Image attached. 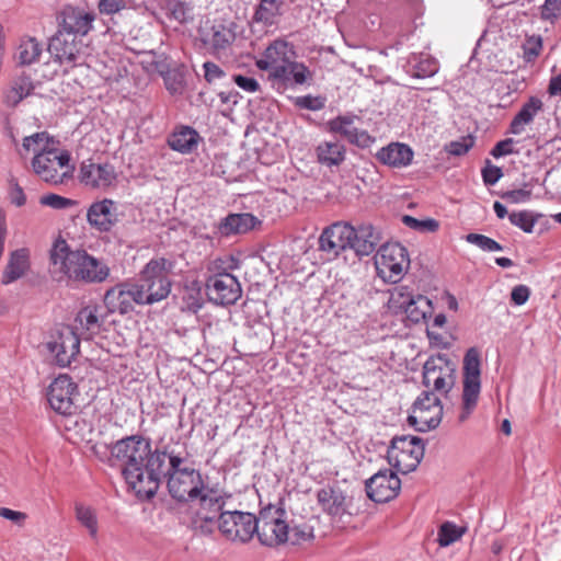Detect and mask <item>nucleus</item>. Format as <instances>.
I'll return each instance as SVG.
<instances>
[{
	"mask_svg": "<svg viewBox=\"0 0 561 561\" xmlns=\"http://www.w3.org/2000/svg\"><path fill=\"white\" fill-rule=\"evenodd\" d=\"M167 458V451L151 449L149 439L131 435L111 447L110 461L122 467L125 481L138 497L150 499L160 486Z\"/></svg>",
	"mask_w": 561,
	"mask_h": 561,
	"instance_id": "1",
	"label": "nucleus"
},
{
	"mask_svg": "<svg viewBox=\"0 0 561 561\" xmlns=\"http://www.w3.org/2000/svg\"><path fill=\"white\" fill-rule=\"evenodd\" d=\"M49 271L58 282L101 284L110 276V267L85 250H71L64 239H57L49 252Z\"/></svg>",
	"mask_w": 561,
	"mask_h": 561,
	"instance_id": "2",
	"label": "nucleus"
},
{
	"mask_svg": "<svg viewBox=\"0 0 561 561\" xmlns=\"http://www.w3.org/2000/svg\"><path fill=\"white\" fill-rule=\"evenodd\" d=\"M295 57L294 46L284 38H276L255 60V66L267 71L268 80L284 89L302 85L312 79V72L304 62L295 61Z\"/></svg>",
	"mask_w": 561,
	"mask_h": 561,
	"instance_id": "3",
	"label": "nucleus"
},
{
	"mask_svg": "<svg viewBox=\"0 0 561 561\" xmlns=\"http://www.w3.org/2000/svg\"><path fill=\"white\" fill-rule=\"evenodd\" d=\"M58 141L46 131L35 133L26 136L22 142V149L25 152H33L32 167L34 172L45 182L51 184H61L73 172V165L70 164V154L64 149H59Z\"/></svg>",
	"mask_w": 561,
	"mask_h": 561,
	"instance_id": "4",
	"label": "nucleus"
},
{
	"mask_svg": "<svg viewBox=\"0 0 561 561\" xmlns=\"http://www.w3.org/2000/svg\"><path fill=\"white\" fill-rule=\"evenodd\" d=\"M163 477H168L170 495L180 502L196 501L205 488L199 471L187 466L179 455L168 454Z\"/></svg>",
	"mask_w": 561,
	"mask_h": 561,
	"instance_id": "5",
	"label": "nucleus"
},
{
	"mask_svg": "<svg viewBox=\"0 0 561 561\" xmlns=\"http://www.w3.org/2000/svg\"><path fill=\"white\" fill-rule=\"evenodd\" d=\"M173 267L174 262L165 257H153L145 265L140 273V283L135 284L141 290L144 305L159 302L169 296V274Z\"/></svg>",
	"mask_w": 561,
	"mask_h": 561,
	"instance_id": "6",
	"label": "nucleus"
},
{
	"mask_svg": "<svg viewBox=\"0 0 561 561\" xmlns=\"http://www.w3.org/2000/svg\"><path fill=\"white\" fill-rule=\"evenodd\" d=\"M374 264L379 278L397 284L410 267L408 250L398 242H387L377 250Z\"/></svg>",
	"mask_w": 561,
	"mask_h": 561,
	"instance_id": "7",
	"label": "nucleus"
},
{
	"mask_svg": "<svg viewBox=\"0 0 561 561\" xmlns=\"http://www.w3.org/2000/svg\"><path fill=\"white\" fill-rule=\"evenodd\" d=\"M462 404L459 413V422L468 420L474 411L481 391V360L480 353L476 347L467 351L462 365Z\"/></svg>",
	"mask_w": 561,
	"mask_h": 561,
	"instance_id": "8",
	"label": "nucleus"
},
{
	"mask_svg": "<svg viewBox=\"0 0 561 561\" xmlns=\"http://www.w3.org/2000/svg\"><path fill=\"white\" fill-rule=\"evenodd\" d=\"M255 533L261 543L276 547L288 541L289 525L287 513L279 507L268 506L260 511Z\"/></svg>",
	"mask_w": 561,
	"mask_h": 561,
	"instance_id": "9",
	"label": "nucleus"
},
{
	"mask_svg": "<svg viewBox=\"0 0 561 561\" xmlns=\"http://www.w3.org/2000/svg\"><path fill=\"white\" fill-rule=\"evenodd\" d=\"M423 456L424 445L415 436L394 437L387 453L389 465L401 473L415 470Z\"/></svg>",
	"mask_w": 561,
	"mask_h": 561,
	"instance_id": "10",
	"label": "nucleus"
},
{
	"mask_svg": "<svg viewBox=\"0 0 561 561\" xmlns=\"http://www.w3.org/2000/svg\"><path fill=\"white\" fill-rule=\"evenodd\" d=\"M443 417L440 399L432 391H423L415 400L408 422L419 432L436 428Z\"/></svg>",
	"mask_w": 561,
	"mask_h": 561,
	"instance_id": "11",
	"label": "nucleus"
},
{
	"mask_svg": "<svg viewBox=\"0 0 561 561\" xmlns=\"http://www.w3.org/2000/svg\"><path fill=\"white\" fill-rule=\"evenodd\" d=\"M257 517L245 512H224L218 528L222 536L234 542H248L257 528Z\"/></svg>",
	"mask_w": 561,
	"mask_h": 561,
	"instance_id": "12",
	"label": "nucleus"
},
{
	"mask_svg": "<svg viewBox=\"0 0 561 561\" xmlns=\"http://www.w3.org/2000/svg\"><path fill=\"white\" fill-rule=\"evenodd\" d=\"M455 365L445 355L431 356L423 367L426 388L447 393L455 383Z\"/></svg>",
	"mask_w": 561,
	"mask_h": 561,
	"instance_id": "13",
	"label": "nucleus"
},
{
	"mask_svg": "<svg viewBox=\"0 0 561 561\" xmlns=\"http://www.w3.org/2000/svg\"><path fill=\"white\" fill-rule=\"evenodd\" d=\"M56 365L68 367L80 352V337L73 328L60 327L47 343Z\"/></svg>",
	"mask_w": 561,
	"mask_h": 561,
	"instance_id": "14",
	"label": "nucleus"
},
{
	"mask_svg": "<svg viewBox=\"0 0 561 561\" xmlns=\"http://www.w3.org/2000/svg\"><path fill=\"white\" fill-rule=\"evenodd\" d=\"M78 387L66 374L56 377L47 389V400L50 408L59 414L70 415L76 410L73 398Z\"/></svg>",
	"mask_w": 561,
	"mask_h": 561,
	"instance_id": "15",
	"label": "nucleus"
},
{
	"mask_svg": "<svg viewBox=\"0 0 561 561\" xmlns=\"http://www.w3.org/2000/svg\"><path fill=\"white\" fill-rule=\"evenodd\" d=\"M209 299L217 305H233L242 295L239 280L230 273H217L206 280Z\"/></svg>",
	"mask_w": 561,
	"mask_h": 561,
	"instance_id": "16",
	"label": "nucleus"
},
{
	"mask_svg": "<svg viewBox=\"0 0 561 561\" xmlns=\"http://www.w3.org/2000/svg\"><path fill=\"white\" fill-rule=\"evenodd\" d=\"M83 42L75 35L56 32L50 38L48 50L60 65L76 66L83 54Z\"/></svg>",
	"mask_w": 561,
	"mask_h": 561,
	"instance_id": "17",
	"label": "nucleus"
},
{
	"mask_svg": "<svg viewBox=\"0 0 561 561\" xmlns=\"http://www.w3.org/2000/svg\"><path fill=\"white\" fill-rule=\"evenodd\" d=\"M355 236V227L337 221L322 231L319 248L331 256H337L342 251L352 249V238Z\"/></svg>",
	"mask_w": 561,
	"mask_h": 561,
	"instance_id": "18",
	"label": "nucleus"
},
{
	"mask_svg": "<svg viewBox=\"0 0 561 561\" xmlns=\"http://www.w3.org/2000/svg\"><path fill=\"white\" fill-rule=\"evenodd\" d=\"M116 178L115 168L108 162L100 163L88 159L80 165L79 180L90 188L105 190L116 182Z\"/></svg>",
	"mask_w": 561,
	"mask_h": 561,
	"instance_id": "19",
	"label": "nucleus"
},
{
	"mask_svg": "<svg viewBox=\"0 0 561 561\" xmlns=\"http://www.w3.org/2000/svg\"><path fill=\"white\" fill-rule=\"evenodd\" d=\"M141 290L134 284H121L106 290L104 304L110 312L126 314L134 309V304L144 305Z\"/></svg>",
	"mask_w": 561,
	"mask_h": 561,
	"instance_id": "20",
	"label": "nucleus"
},
{
	"mask_svg": "<svg viewBox=\"0 0 561 561\" xmlns=\"http://www.w3.org/2000/svg\"><path fill=\"white\" fill-rule=\"evenodd\" d=\"M95 14L78 7H65L58 15V32L85 36L92 28Z\"/></svg>",
	"mask_w": 561,
	"mask_h": 561,
	"instance_id": "21",
	"label": "nucleus"
},
{
	"mask_svg": "<svg viewBox=\"0 0 561 561\" xmlns=\"http://www.w3.org/2000/svg\"><path fill=\"white\" fill-rule=\"evenodd\" d=\"M401 481L390 470H380L366 482L367 495L377 503H385L397 497Z\"/></svg>",
	"mask_w": 561,
	"mask_h": 561,
	"instance_id": "22",
	"label": "nucleus"
},
{
	"mask_svg": "<svg viewBox=\"0 0 561 561\" xmlns=\"http://www.w3.org/2000/svg\"><path fill=\"white\" fill-rule=\"evenodd\" d=\"M198 507L195 512V523H199V527L204 528L220 522V514L225 506V497L213 489L205 486L203 492L196 499Z\"/></svg>",
	"mask_w": 561,
	"mask_h": 561,
	"instance_id": "23",
	"label": "nucleus"
},
{
	"mask_svg": "<svg viewBox=\"0 0 561 561\" xmlns=\"http://www.w3.org/2000/svg\"><path fill=\"white\" fill-rule=\"evenodd\" d=\"M87 220L99 232H110L118 222L116 203L108 198L92 203L87 211Z\"/></svg>",
	"mask_w": 561,
	"mask_h": 561,
	"instance_id": "24",
	"label": "nucleus"
},
{
	"mask_svg": "<svg viewBox=\"0 0 561 561\" xmlns=\"http://www.w3.org/2000/svg\"><path fill=\"white\" fill-rule=\"evenodd\" d=\"M103 321L101 307L96 302H90L78 311L75 328L84 339H92L101 332Z\"/></svg>",
	"mask_w": 561,
	"mask_h": 561,
	"instance_id": "25",
	"label": "nucleus"
},
{
	"mask_svg": "<svg viewBox=\"0 0 561 561\" xmlns=\"http://www.w3.org/2000/svg\"><path fill=\"white\" fill-rule=\"evenodd\" d=\"M317 502L331 517H341L346 513V496L337 486L325 485L318 490Z\"/></svg>",
	"mask_w": 561,
	"mask_h": 561,
	"instance_id": "26",
	"label": "nucleus"
},
{
	"mask_svg": "<svg viewBox=\"0 0 561 561\" xmlns=\"http://www.w3.org/2000/svg\"><path fill=\"white\" fill-rule=\"evenodd\" d=\"M414 153L405 144L391 142L376 153V159L390 168L401 169L411 164Z\"/></svg>",
	"mask_w": 561,
	"mask_h": 561,
	"instance_id": "27",
	"label": "nucleus"
},
{
	"mask_svg": "<svg viewBox=\"0 0 561 561\" xmlns=\"http://www.w3.org/2000/svg\"><path fill=\"white\" fill-rule=\"evenodd\" d=\"M543 111V102L538 96H530L522 105L520 110L511 121L508 133L513 135H520L526 130V127L534 123L535 117Z\"/></svg>",
	"mask_w": 561,
	"mask_h": 561,
	"instance_id": "28",
	"label": "nucleus"
},
{
	"mask_svg": "<svg viewBox=\"0 0 561 561\" xmlns=\"http://www.w3.org/2000/svg\"><path fill=\"white\" fill-rule=\"evenodd\" d=\"M355 233L356 236L352 238V250L359 256L371 254L381 240L380 232L368 222L358 225Z\"/></svg>",
	"mask_w": 561,
	"mask_h": 561,
	"instance_id": "29",
	"label": "nucleus"
},
{
	"mask_svg": "<svg viewBox=\"0 0 561 561\" xmlns=\"http://www.w3.org/2000/svg\"><path fill=\"white\" fill-rule=\"evenodd\" d=\"M201 140L199 134L190 126H178L170 134L168 145L174 151L183 154L193 152Z\"/></svg>",
	"mask_w": 561,
	"mask_h": 561,
	"instance_id": "30",
	"label": "nucleus"
},
{
	"mask_svg": "<svg viewBox=\"0 0 561 561\" xmlns=\"http://www.w3.org/2000/svg\"><path fill=\"white\" fill-rule=\"evenodd\" d=\"M30 270V252L26 249H18L10 254L9 261L2 273L1 283L9 285L23 276Z\"/></svg>",
	"mask_w": 561,
	"mask_h": 561,
	"instance_id": "31",
	"label": "nucleus"
},
{
	"mask_svg": "<svg viewBox=\"0 0 561 561\" xmlns=\"http://www.w3.org/2000/svg\"><path fill=\"white\" fill-rule=\"evenodd\" d=\"M236 31L237 24L233 21H215L208 35V42L215 50H225L234 42Z\"/></svg>",
	"mask_w": 561,
	"mask_h": 561,
	"instance_id": "32",
	"label": "nucleus"
},
{
	"mask_svg": "<svg viewBox=\"0 0 561 561\" xmlns=\"http://www.w3.org/2000/svg\"><path fill=\"white\" fill-rule=\"evenodd\" d=\"M256 218L248 213L230 214L219 225L222 234L245 233L254 228Z\"/></svg>",
	"mask_w": 561,
	"mask_h": 561,
	"instance_id": "33",
	"label": "nucleus"
},
{
	"mask_svg": "<svg viewBox=\"0 0 561 561\" xmlns=\"http://www.w3.org/2000/svg\"><path fill=\"white\" fill-rule=\"evenodd\" d=\"M346 149L339 141H323L316 148L318 162L325 167L340 165L345 160Z\"/></svg>",
	"mask_w": 561,
	"mask_h": 561,
	"instance_id": "34",
	"label": "nucleus"
},
{
	"mask_svg": "<svg viewBox=\"0 0 561 561\" xmlns=\"http://www.w3.org/2000/svg\"><path fill=\"white\" fill-rule=\"evenodd\" d=\"M34 90L30 77L21 76L13 80L11 85L3 93V102L9 107H15L22 100L28 96Z\"/></svg>",
	"mask_w": 561,
	"mask_h": 561,
	"instance_id": "35",
	"label": "nucleus"
},
{
	"mask_svg": "<svg viewBox=\"0 0 561 561\" xmlns=\"http://www.w3.org/2000/svg\"><path fill=\"white\" fill-rule=\"evenodd\" d=\"M284 0H261L254 14L253 21L271 26L276 23L282 14Z\"/></svg>",
	"mask_w": 561,
	"mask_h": 561,
	"instance_id": "36",
	"label": "nucleus"
},
{
	"mask_svg": "<svg viewBox=\"0 0 561 561\" xmlns=\"http://www.w3.org/2000/svg\"><path fill=\"white\" fill-rule=\"evenodd\" d=\"M433 310L432 301L427 297L416 294L403 314L410 322L420 323L432 316Z\"/></svg>",
	"mask_w": 561,
	"mask_h": 561,
	"instance_id": "37",
	"label": "nucleus"
},
{
	"mask_svg": "<svg viewBox=\"0 0 561 561\" xmlns=\"http://www.w3.org/2000/svg\"><path fill=\"white\" fill-rule=\"evenodd\" d=\"M389 294L388 309L394 314H403L416 295L408 286H397Z\"/></svg>",
	"mask_w": 561,
	"mask_h": 561,
	"instance_id": "38",
	"label": "nucleus"
},
{
	"mask_svg": "<svg viewBox=\"0 0 561 561\" xmlns=\"http://www.w3.org/2000/svg\"><path fill=\"white\" fill-rule=\"evenodd\" d=\"M75 513L77 520L88 530L89 535L95 539L99 531L96 512L90 506L77 503L75 505Z\"/></svg>",
	"mask_w": 561,
	"mask_h": 561,
	"instance_id": "39",
	"label": "nucleus"
},
{
	"mask_svg": "<svg viewBox=\"0 0 561 561\" xmlns=\"http://www.w3.org/2000/svg\"><path fill=\"white\" fill-rule=\"evenodd\" d=\"M42 54V45L34 37L21 41L18 47V59L22 65H31L38 60Z\"/></svg>",
	"mask_w": 561,
	"mask_h": 561,
	"instance_id": "40",
	"label": "nucleus"
},
{
	"mask_svg": "<svg viewBox=\"0 0 561 561\" xmlns=\"http://www.w3.org/2000/svg\"><path fill=\"white\" fill-rule=\"evenodd\" d=\"M466 529L456 526L454 523L445 522L440 525L437 534V542L440 547H448L458 541Z\"/></svg>",
	"mask_w": 561,
	"mask_h": 561,
	"instance_id": "41",
	"label": "nucleus"
},
{
	"mask_svg": "<svg viewBox=\"0 0 561 561\" xmlns=\"http://www.w3.org/2000/svg\"><path fill=\"white\" fill-rule=\"evenodd\" d=\"M539 215H535L529 210L513 211L508 218L512 225L520 228L526 233L534 231V226L538 220Z\"/></svg>",
	"mask_w": 561,
	"mask_h": 561,
	"instance_id": "42",
	"label": "nucleus"
},
{
	"mask_svg": "<svg viewBox=\"0 0 561 561\" xmlns=\"http://www.w3.org/2000/svg\"><path fill=\"white\" fill-rule=\"evenodd\" d=\"M328 125L330 131L340 134L345 139L357 128L354 126V118L350 116H337L331 119Z\"/></svg>",
	"mask_w": 561,
	"mask_h": 561,
	"instance_id": "43",
	"label": "nucleus"
},
{
	"mask_svg": "<svg viewBox=\"0 0 561 561\" xmlns=\"http://www.w3.org/2000/svg\"><path fill=\"white\" fill-rule=\"evenodd\" d=\"M474 146V137L463 136L458 140L450 141L445 146L446 152L451 156H463Z\"/></svg>",
	"mask_w": 561,
	"mask_h": 561,
	"instance_id": "44",
	"label": "nucleus"
},
{
	"mask_svg": "<svg viewBox=\"0 0 561 561\" xmlns=\"http://www.w3.org/2000/svg\"><path fill=\"white\" fill-rule=\"evenodd\" d=\"M325 98L323 96H313V95H302L294 99L295 106L304 110L310 111H320L325 106Z\"/></svg>",
	"mask_w": 561,
	"mask_h": 561,
	"instance_id": "45",
	"label": "nucleus"
},
{
	"mask_svg": "<svg viewBox=\"0 0 561 561\" xmlns=\"http://www.w3.org/2000/svg\"><path fill=\"white\" fill-rule=\"evenodd\" d=\"M467 241L472 244H476L477 247H479L480 249H482L484 251L492 252V251H502L503 250L502 245L497 241H495L484 234L469 233L467 236Z\"/></svg>",
	"mask_w": 561,
	"mask_h": 561,
	"instance_id": "46",
	"label": "nucleus"
},
{
	"mask_svg": "<svg viewBox=\"0 0 561 561\" xmlns=\"http://www.w3.org/2000/svg\"><path fill=\"white\" fill-rule=\"evenodd\" d=\"M41 205L48 206L54 209H65L72 207L77 204L76 201L57 195V194H47L43 195L39 199Z\"/></svg>",
	"mask_w": 561,
	"mask_h": 561,
	"instance_id": "47",
	"label": "nucleus"
},
{
	"mask_svg": "<svg viewBox=\"0 0 561 561\" xmlns=\"http://www.w3.org/2000/svg\"><path fill=\"white\" fill-rule=\"evenodd\" d=\"M402 221L410 228L419 231H431L434 232L438 229V222L435 219L420 220L412 216L405 215Z\"/></svg>",
	"mask_w": 561,
	"mask_h": 561,
	"instance_id": "48",
	"label": "nucleus"
},
{
	"mask_svg": "<svg viewBox=\"0 0 561 561\" xmlns=\"http://www.w3.org/2000/svg\"><path fill=\"white\" fill-rule=\"evenodd\" d=\"M163 80L167 90L171 94H181L184 90V80L182 75L176 71H167L163 75Z\"/></svg>",
	"mask_w": 561,
	"mask_h": 561,
	"instance_id": "49",
	"label": "nucleus"
},
{
	"mask_svg": "<svg viewBox=\"0 0 561 561\" xmlns=\"http://www.w3.org/2000/svg\"><path fill=\"white\" fill-rule=\"evenodd\" d=\"M524 58L527 61L536 59L542 49V39L540 36H530L526 39L524 46Z\"/></svg>",
	"mask_w": 561,
	"mask_h": 561,
	"instance_id": "50",
	"label": "nucleus"
},
{
	"mask_svg": "<svg viewBox=\"0 0 561 561\" xmlns=\"http://www.w3.org/2000/svg\"><path fill=\"white\" fill-rule=\"evenodd\" d=\"M347 141L360 148H369L375 142V137L364 129L356 128L348 136Z\"/></svg>",
	"mask_w": 561,
	"mask_h": 561,
	"instance_id": "51",
	"label": "nucleus"
},
{
	"mask_svg": "<svg viewBox=\"0 0 561 561\" xmlns=\"http://www.w3.org/2000/svg\"><path fill=\"white\" fill-rule=\"evenodd\" d=\"M126 8L125 0H99L98 10L101 14L113 15Z\"/></svg>",
	"mask_w": 561,
	"mask_h": 561,
	"instance_id": "52",
	"label": "nucleus"
},
{
	"mask_svg": "<svg viewBox=\"0 0 561 561\" xmlns=\"http://www.w3.org/2000/svg\"><path fill=\"white\" fill-rule=\"evenodd\" d=\"M170 15L180 23H185L190 19V8L184 1H174L169 7Z\"/></svg>",
	"mask_w": 561,
	"mask_h": 561,
	"instance_id": "53",
	"label": "nucleus"
},
{
	"mask_svg": "<svg viewBox=\"0 0 561 561\" xmlns=\"http://www.w3.org/2000/svg\"><path fill=\"white\" fill-rule=\"evenodd\" d=\"M288 541L293 545H300L312 537V530L309 527L294 526L289 527Z\"/></svg>",
	"mask_w": 561,
	"mask_h": 561,
	"instance_id": "54",
	"label": "nucleus"
},
{
	"mask_svg": "<svg viewBox=\"0 0 561 561\" xmlns=\"http://www.w3.org/2000/svg\"><path fill=\"white\" fill-rule=\"evenodd\" d=\"M561 16V0H546L541 8V18L553 21Z\"/></svg>",
	"mask_w": 561,
	"mask_h": 561,
	"instance_id": "55",
	"label": "nucleus"
},
{
	"mask_svg": "<svg viewBox=\"0 0 561 561\" xmlns=\"http://www.w3.org/2000/svg\"><path fill=\"white\" fill-rule=\"evenodd\" d=\"M233 82L245 92L254 93L260 89L257 80L251 77L236 75L233 76Z\"/></svg>",
	"mask_w": 561,
	"mask_h": 561,
	"instance_id": "56",
	"label": "nucleus"
},
{
	"mask_svg": "<svg viewBox=\"0 0 561 561\" xmlns=\"http://www.w3.org/2000/svg\"><path fill=\"white\" fill-rule=\"evenodd\" d=\"M503 176L501 168L496 165L488 164L482 169V179L486 185H494Z\"/></svg>",
	"mask_w": 561,
	"mask_h": 561,
	"instance_id": "57",
	"label": "nucleus"
},
{
	"mask_svg": "<svg viewBox=\"0 0 561 561\" xmlns=\"http://www.w3.org/2000/svg\"><path fill=\"white\" fill-rule=\"evenodd\" d=\"M203 68L205 80L208 83H213L214 81L225 77V71L215 62L206 61L203 65Z\"/></svg>",
	"mask_w": 561,
	"mask_h": 561,
	"instance_id": "58",
	"label": "nucleus"
},
{
	"mask_svg": "<svg viewBox=\"0 0 561 561\" xmlns=\"http://www.w3.org/2000/svg\"><path fill=\"white\" fill-rule=\"evenodd\" d=\"M9 199L16 207H22L26 203L24 191L16 182L10 183Z\"/></svg>",
	"mask_w": 561,
	"mask_h": 561,
	"instance_id": "59",
	"label": "nucleus"
},
{
	"mask_svg": "<svg viewBox=\"0 0 561 561\" xmlns=\"http://www.w3.org/2000/svg\"><path fill=\"white\" fill-rule=\"evenodd\" d=\"M530 197L531 191L527 188L513 190L503 194L504 199L514 204L527 202L530 199Z\"/></svg>",
	"mask_w": 561,
	"mask_h": 561,
	"instance_id": "60",
	"label": "nucleus"
},
{
	"mask_svg": "<svg viewBox=\"0 0 561 561\" xmlns=\"http://www.w3.org/2000/svg\"><path fill=\"white\" fill-rule=\"evenodd\" d=\"M0 517L11 520L19 526H23L27 518V515L20 511H13L8 507H1L0 508Z\"/></svg>",
	"mask_w": 561,
	"mask_h": 561,
	"instance_id": "61",
	"label": "nucleus"
},
{
	"mask_svg": "<svg viewBox=\"0 0 561 561\" xmlns=\"http://www.w3.org/2000/svg\"><path fill=\"white\" fill-rule=\"evenodd\" d=\"M529 296L530 290L525 285L515 286L511 293V299L517 306L524 305L528 300Z\"/></svg>",
	"mask_w": 561,
	"mask_h": 561,
	"instance_id": "62",
	"label": "nucleus"
},
{
	"mask_svg": "<svg viewBox=\"0 0 561 561\" xmlns=\"http://www.w3.org/2000/svg\"><path fill=\"white\" fill-rule=\"evenodd\" d=\"M513 144H514V140L512 138H506L504 140H501L493 147L491 154L494 158H500L503 156L511 154L514 152Z\"/></svg>",
	"mask_w": 561,
	"mask_h": 561,
	"instance_id": "63",
	"label": "nucleus"
},
{
	"mask_svg": "<svg viewBox=\"0 0 561 561\" xmlns=\"http://www.w3.org/2000/svg\"><path fill=\"white\" fill-rule=\"evenodd\" d=\"M437 70V64L433 60L426 59L420 62L415 76L419 78L431 77L435 75Z\"/></svg>",
	"mask_w": 561,
	"mask_h": 561,
	"instance_id": "64",
	"label": "nucleus"
}]
</instances>
